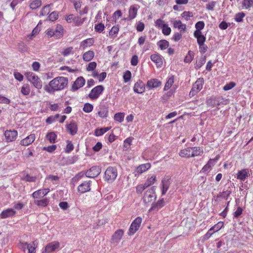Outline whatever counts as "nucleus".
Segmentation results:
<instances>
[{
  "instance_id": "nucleus-1",
  "label": "nucleus",
  "mask_w": 253,
  "mask_h": 253,
  "mask_svg": "<svg viewBox=\"0 0 253 253\" xmlns=\"http://www.w3.org/2000/svg\"><path fill=\"white\" fill-rule=\"evenodd\" d=\"M68 84V79L64 77H58L51 80L48 85L44 87V89L49 93L61 90L66 87Z\"/></svg>"
},
{
  "instance_id": "nucleus-2",
  "label": "nucleus",
  "mask_w": 253,
  "mask_h": 253,
  "mask_svg": "<svg viewBox=\"0 0 253 253\" xmlns=\"http://www.w3.org/2000/svg\"><path fill=\"white\" fill-rule=\"evenodd\" d=\"M155 190V187L152 186L145 191L143 197V201L145 204H148L155 201L156 199Z\"/></svg>"
},
{
  "instance_id": "nucleus-3",
  "label": "nucleus",
  "mask_w": 253,
  "mask_h": 253,
  "mask_svg": "<svg viewBox=\"0 0 253 253\" xmlns=\"http://www.w3.org/2000/svg\"><path fill=\"white\" fill-rule=\"evenodd\" d=\"M118 175L117 169L115 167H109L105 172V180L108 182L114 181Z\"/></svg>"
},
{
  "instance_id": "nucleus-4",
  "label": "nucleus",
  "mask_w": 253,
  "mask_h": 253,
  "mask_svg": "<svg viewBox=\"0 0 253 253\" xmlns=\"http://www.w3.org/2000/svg\"><path fill=\"white\" fill-rule=\"evenodd\" d=\"M204 82L203 78H199L193 85V87L190 91L189 95L193 96L199 92L203 88Z\"/></svg>"
},
{
  "instance_id": "nucleus-5",
  "label": "nucleus",
  "mask_w": 253,
  "mask_h": 253,
  "mask_svg": "<svg viewBox=\"0 0 253 253\" xmlns=\"http://www.w3.org/2000/svg\"><path fill=\"white\" fill-rule=\"evenodd\" d=\"M141 222L142 218L141 217H137L136 218L130 226L128 234L129 235H133L138 230Z\"/></svg>"
},
{
  "instance_id": "nucleus-6",
  "label": "nucleus",
  "mask_w": 253,
  "mask_h": 253,
  "mask_svg": "<svg viewBox=\"0 0 253 253\" xmlns=\"http://www.w3.org/2000/svg\"><path fill=\"white\" fill-rule=\"evenodd\" d=\"M104 90L102 85H99L94 87L89 94V97L91 99H96Z\"/></svg>"
},
{
  "instance_id": "nucleus-7",
  "label": "nucleus",
  "mask_w": 253,
  "mask_h": 253,
  "mask_svg": "<svg viewBox=\"0 0 253 253\" xmlns=\"http://www.w3.org/2000/svg\"><path fill=\"white\" fill-rule=\"evenodd\" d=\"M101 172V169L99 166H93L85 172L87 177L94 178L97 176Z\"/></svg>"
},
{
  "instance_id": "nucleus-8",
  "label": "nucleus",
  "mask_w": 253,
  "mask_h": 253,
  "mask_svg": "<svg viewBox=\"0 0 253 253\" xmlns=\"http://www.w3.org/2000/svg\"><path fill=\"white\" fill-rule=\"evenodd\" d=\"M60 245L58 242H52L48 243L45 247L42 253H51L59 248Z\"/></svg>"
},
{
  "instance_id": "nucleus-9",
  "label": "nucleus",
  "mask_w": 253,
  "mask_h": 253,
  "mask_svg": "<svg viewBox=\"0 0 253 253\" xmlns=\"http://www.w3.org/2000/svg\"><path fill=\"white\" fill-rule=\"evenodd\" d=\"M4 136L7 142H12L14 141L17 136L18 132L16 130H6L4 132Z\"/></svg>"
},
{
  "instance_id": "nucleus-10",
  "label": "nucleus",
  "mask_w": 253,
  "mask_h": 253,
  "mask_svg": "<svg viewBox=\"0 0 253 253\" xmlns=\"http://www.w3.org/2000/svg\"><path fill=\"white\" fill-rule=\"evenodd\" d=\"M139 8V6L136 4H134L129 7L128 13V17L126 18L127 20H131L135 18L137 13L138 9Z\"/></svg>"
},
{
  "instance_id": "nucleus-11",
  "label": "nucleus",
  "mask_w": 253,
  "mask_h": 253,
  "mask_svg": "<svg viewBox=\"0 0 253 253\" xmlns=\"http://www.w3.org/2000/svg\"><path fill=\"white\" fill-rule=\"evenodd\" d=\"M134 91L137 93H142L145 90V84L141 80H138L133 87Z\"/></svg>"
},
{
  "instance_id": "nucleus-12",
  "label": "nucleus",
  "mask_w": 253,
  "mask_h": 253,
  "mask_svg": "<svg viewBox=\"0 0 253 253\" xmlns=\"http://www.w3.org/2000/svg\"><path fill=\"white\" fill-rule=\"evenodd\" d=\"M85 80L82 77L78 78L75 81L72 87L73 91H76L81 87H82L85 84Z\"/></svg>"
},
{
  "instance_id": "nucleus-13",
  "label": "nucleus",
  "mask_w": 253,
  "mask_h": 253,
  "mask_svg": "<svg viewBox=\"0 0 253 253\" xmlns=\"http://www.w3.org/2000/svg\"><path fill=\"white\" fill-rule=\"evenodd\" d=\"M36 136L35 134H31L26 138L21 140L20 144L22 146H28L32 143L35 140Z\"/></svg>"
},
{
  "instance_id": "nucleus-14",
  "label": "nucleus",
  "mask_w": 253,
  "mask_h": 253,
  "mask_svg": "<svg viewBox=\"0 0 253 253\" xmlns=\"http://www.w3.org/2000/svg\"><path fill=\"white\" fill-rule=\"evenodd\" d=\"M124 234V231L122 229L117 230L113 235L111 238L112 243H118L122 239Z\"/></svg>"
},
{
  "instance_id": "nucleus-15",
  "label": "nucleus",
  "mask_w": 253,
  "mask_h": 253,
  "mask_svg": "<svg viewBox=\"0 0 253 253\" xmlns=\"http://www.w3.org/2000/svg\"><path fill=\"white\" fill-rule=\"evenodd\" d=\"M249 176V170L247 169H244L238 172L237 178L241 181H245Z\"/></svg>"
},
{
  "instance_id": "nucleus-16",
  "label": "nucleus",
  "mask_w": 253,
  "mask_h": 253,
  "mask_svg": "<svg viewBox=\"0 0 253 253\" xmlns=\"http://www.w3.org/2000/svg\"><path fill=\"white\" fill-rule=\"evenodd\" d=\"M15 213L16 211L13 209H7L1 212L0 216L1 218L4 219L12 217L14 216Z\"/></svg>"
},
{
  "instance_id": "nucleus-17",
  "label": "nucleus",
  "mask_w": 253,
  "mask_h": 253,
  "mask_svg": "<svg viewBox=\"0 0 253 253\" xmlns=\"http://www.w3.org/2000/svg\"><path fill=\"white\" fill-rule=\"evenodd\" d=\"M90 181H89L87 182H84L82 183L78 186V191L82 193L89 191L90 190Z\"/></svg>"
},
{
  "instance_id": "nucleus-18",
  "label": "nucleus",
  "mask_w": 253,
  "mask_h": 253,
  "mask_svg": "<svg viewBox=\"0 0 253 253\" xmlns=\"http://www.w3.org/2000/svg\"><path fill=\"white\" fill-rule=\"evenodd\" d=\"M161 85V82L159 81L158 79H153L148 80L146 86L149 88H152L157 87Z\"/></svg>"
},
{
  "instance_id": "nucleus-19",
  "label": "nucleus",
  "mask_w": 253,
  "mask_h": 253,
  "mask_svg": "<svg viewBox=\"0 0 253 253\" xmlns=\"http://www.w3.org/2000/svg\"><path fill=\"white\" fill-rule=\"evenodd\" d=\"M207 103L210 106L213 107L220 105L219 98L216 96H212L207 100Z\"/></svg>"
},
{
  "instance_id": "nucleus-20",
  "label": "nucleus",
  "mask_w": 253,
  "mask_h": 253,
  "mask_svg": "<svg viewBox=\"0 0 253 253\" xmlns=\"http://www.w3.org/2000/svg\"><path fill=\"white\" fill-rule=\"evenodd\" d=\"M192 147H188L184 149L181 150L179 154L181 157L190 158L192 157Z\"/></svg>"
},
{
  "instance_id": "nucleus-21",
  "label": "nucleus",
  "mask_w": 253,
  "mask_h": 253,
  "mask_svg": "<svg viewBox=\"0 0 253 253\" xmlns=\"http://www.w3.org/2000/svg\"><path fill=\"white\" fill-rule=\"evenodd\" d=\"M67 128L71 135H74L77 132V126L74 122H71L70 124L66 125Z\"/></svg>"
},
{
  "instance_id": "nucleus-22",
  "label": "nucleus",
  "mask_w": 253,
  "mask_h": 253,
  "mask_svg": "<svg viewBox=\"0 0 253 253\" xmlns=\"http://www.w3.org/2000/svg\"><path fill=\"white\" fill-rule=\"evenodd\" d=\"M165 205V202L164 199L159 200L156 203L153 204L150 211H158L159 209L163 207Z\"/></svg>"
},
{
  "instance_id": "nucleus-23",
  "label": "nucleus",
  "mask_w": 253,
  "mask_h": 253,
  "mask_svg": "<svg viewBox=\"0 0 253 253\" xmlns=\"http://www.w3.org/2000/svg\"><path fill=\"white\" fill-rule=\"evenodd\" d=\"M151 59L156 64L158 67H161L163 64L162 58L159 54H154L151 55Z\"/></svg>"
},
{
  "instance_id": "nucleus-24",
  "label": "nucleus",
  "mask_w": 253,
  "mask_h": 253,
  "mask_svg": "<svg viewBox=\"0 0 253 253\" xmlns=\"http://www.w3.org/2000/svg\"><path fill=\"white\" fill-rule=\"evenodd\" d=\"M162 195H165L168 191L169 185L170 181L169 179H164L162 181Z\"/></svg>"
},
{
  "instance_id": "nucleus-25",
  "label": "nucleus",
  "mask_w": 253,
  "mask_h": 253,
  "mask_svg": "<svg viewBox=\"0 0 253 253\" xmlns=\"http://www.w3.org/2000/svg\"><path fill=\"white\" fill-rule=\"evenodd\" d=\"M151 167V165L149 163H146L143 165H141L138 166L136 169V172L138 173L141 174L146 170L148 169Z\"/></svg>"
},
{
  "instance_id": "nucleus-26",
  "label": "nucleus",
  "mask_w": 253,
  "mask_h": 253,
  "mask_svg": "<svg viewBox=\"0 0 253 253\" xmlns=\"http://www.w3.org/2000/svg\"><path fill=\"white\" fill-rule=\"evenodd\" d=\"M94 43V40L93 38L87 39L83 41L81 43L80 46L83 47V49L85 48L88 46H90L93 45Z\"/></svg>"
},
{
  "instance_id": "nucleus-27",
  "label": "nucleus",
  "mask_w": 253,
  "mask_h": 253,
  "mask_svg": "<svg viewBox=\"0 0 253 253\" xmlns=\"http://www.w3.org/2000/svg\"><path fill=\"white\" fill-rule=\"evenodd\" d=\"M49 200L48 199L45 198L44 199L40 200H35V204L39 207H45L49 204Z\"/></svg>"
},
{
  "instance_id": "nucleus-28",
  "label": "nucleus",
  "mask_w": 253,
  "mask_h": 253,
  "mask_svg": "<svg viewBox=\"0 0 253 253\" xmlns=\"http://www.w3.org/2000/svg\"><path fill=\"white\" fill-rule=\"evenodd\" d=\"M94 55V52L92 50H89L83 54V58L85 61H89L93 58Z\"/></svg>"
},
{
  "instance_id": "nucleus-29",
  "label": "nucleus",
  "mask_w": 253,
  "mask_h": 253,
  "mask_svg": "<svg viewBox=\"0 0 253 253\" xmlns=\"http://www.w3.org/2000/svg\"><path fill=\"white\" fill-rule=\"evenodd\" d=\"M192 148V157L195 156H201L203 153V150L202 148L199 147H194Z\"/></svg>"
},
{
  "instance_id": "nucleus-30",
  "label": "nucleus",
  "mask_w": 253,
  "mask_h": 253,
  "mask_svg": "<svg viewBox=\"0 0 253 253\" xmlns=\"http://www.w3.org/2000/svg\"><path fill=\"white\" fill-rule=\"evenodd\" d=\"M36 79H33V80L30 82L36 88L39 89L42 87V82L38 76H36Z\"/></svg>"
},
{
  "instance_id": "nucleus-31",
  "label": "nucleus",
  "mask_w": 253,
  "mask_h": 253,
  "mask_svg": "<svg viewBox=\"0 0 253 253\" xmlns=\"http://www.w3.org/2000/svg\"><path fill=\"white\" fill-rule=\"evenodd\" d=\"M173 26L174 28L180 29L183 31H185L186 28V25L183 24L180 20L174 21Z\"/></svg>"
},
{
  "instance_id": "nucleus-32",
  "label": "nucleus",
  "mask_w": 253,
  "mask_h": 253,
  "mask_svg": "<svg viewBox=\"0 0 253 253\" xmlns=\"http://www.w3.org/2000/svg\"><path fill=\"white\" fill-rule=\"evenodd\" d=\"M63 27L61 25L57 27V29L54 30V37L56 39L60 38L63 35Z\"/></svg>"
},
{
  "instance_id": "nucleus-33",
  "label": "nucleus",
  "mask_w": 253,
  "mask_h": 253,
  "mask_svg": "<svg viewBox=\"0 0 253 253\" xmlns=\"http://www.w3.org/2000/svg\"><path fill=\"white\" fill-rule=\"evenodd\" d=\"M46 138L50 143H54L57 138V135L54 132H50L47 134Z\"/></svg>"
},
{
  "instance_id": "nucleus-34",
  "label": "nucleus",
  "mask_w": 253,
  "mask_h": 253,
  "mask_svg": "<svg viewBox=\"0 0 253 253\" xmlns=\"http://www.w3.org/2000/svg\"><path fill=\"white\" fill-rule=\"evenodd\" d=\"M61 53L64 56H67L71 54H73V47L72 46L68 47L67 48H64L63 49L62 51H61Z\"/></svg>"
},
{
  "instance_id": "nucleus-35",
  "label": "nucleus",
  "mask_w": 253,
  "mask_h": 253,
  "mask_svg": "<svg viewBox=\"0 0 253 253\" xmlns=\"http://www.w3.org/2000/svg\"><path fill=\"white\" fill-rule=\"evenodd\" d=\"M158 45L162 50H164L168 47L169 43L166 40H161L158 42Z\"/></svg>"
},
{
  "instance_id": "nucleus-36",
  "label": "nucleus",
  "mask_w": 253,
  "mask_h": 253,
  "mask_svg": "<svg viewBox=\"0 0 253 253\" xmlns=\"http://www.w3.org/2000/svg\"><path fill=\"white\" fill-rule=\"evenodd\" d=\"M21 92L24 95H28L30 92L29 85L28 84H24L21 88Z\"/></svg>"
},
{
  "instance_id": "nucleus-37",
  "label": "nucleus",
  "mask_w": 253,
  "mask_h": 253,
  "mask_svg": "<svg viewBox=\"0 0 253 253\" xmlns=\"http://www.w3.org/2000/svg\"><path fill=\"white\" fill-rule=\"evenodd\" d=\"M156 181V176H152L150 178L148 179L146 182L143 184L144 186L148 189L147 188L153 184Z\"/></svg>"
},
{
  "instance_id": "nucleus-38",
  "label": "nucleus",
  "mask_w": 253,
  "mask_h": 253,
  "mask_svg": "<svg viewBox=\"0 0 253 253\" xmlns=\"http://www.w3.org/2000/svg\"><path fill=\"white\" fill-rule=\"evenodd\" d=\"M47 194V192L44 193L43 190H39L35 192H34L32 194V196L33 198L36 199L39 198L41 195H42L43 196H45Z\"/></svg>"
},
{
  "instance_id": "nucleus-39",
  "label": "nucleus",
  "mask_w": 253,
  "mask_h": 253,
  "mask_svg": "<svg viewBox=\"0 0 253 253\" xmlns=\"http://www.w3.org/2000/svg\"><path fill=\"white\" fill-rule=\"evenodd\" d=\"M37 246L36 245L35 242H33L32 243L28 244V247H27L28 253H36V249Z\"/></svg>"
},
{
  "instance_id": "nucleus-40",
  "label": "nucleus",
  "mask_w": 253,
  "mask_h": 253,
  "mask_svg": "<svg viewBox=\"0 0 253 253\" xmlns=\"http://www.w3.org/2000/svg\"><path fill=\"white\" fill-rule=\"evenodd\" d=\"M224 225V223L223 222L220 221L218 222L216 225L213 226L212 228L210 229L209 232H210L212 230L213 231H217L220 230Z\"/></svg>"
},
{
  "instance_id": "nucleus-41",
  "label": "nucleus",
  "mask_w": 253,
  "mask_h": 253,
  "mask_svg": "<svg viewBox=\"0 0 253 253\" xmlns=\"http://www.w3.org/2000/svg\"><path fill=\"white\" fill-rule=\"evenodd\" d=\"M162 32L165 35H169L171 32L170 28L166 24H163Z\"/></svg>"
},
{
  "instance_id": "nucleus-42",
  "label": "nucleus",
  "mask_w": 253,
  "mask_h": 253,
  "mask_svg": "<svg viewBox=\"0 0 253 253\" xmlns=\"http://www.w3.org/2000/svg\"><path fill=\"white\" fill-rule=\"evenodd\" d=\"M174 82V78L173 77H171L169 79L168 81L167 82L165 87H164V90H168L172 85L173 83Z\"/></svg>"
},
{
  "instance_id": "nucleus-43",
  "label": "nucleus",
  "mask_w": 253,
  "mask_h": 253,
  "mask_svg": "<svg viewBox=\"0 0 253 253\" xmlns=\"http://www.w3.org/2000/svg\"><path fill=\"white\" fill-rule=\"evenodd\" d=\"M42 4V2L40 0H35L30 3L31 8L34 9L40 7Z\"/></svg>"
},
{
  "instance_id": "nucleus-44",
  "label": "nucleus",
  "mask_w": 253,
  "mask_h": 253,
  "mask_svg": "<svg viewBox=\"0 0 253 253\" xmlns=\"http://www.w3.org/2000/svg\"><path fill=\"white\" fill-rule=\"evenodd\" d=\"M194 57V53L191 51H189L188 54L184 58V62L186 63H190Z\"/></svg>"
},
{
  "instance_id": "nucleus-45",
  "label": "nucleus",
  "mask_w": 253,
  "mask_h": 253,
  "mask_svg": "<svg viewBox=\"0 0 253 253\" xmlns=\"http://www.w3.org/2000/svg\"><path fill=\"white\" fill-rule=\"evenodd\" d=\"M131 73L130 71L127 70L126 71L123 76L124 81L125 83L128 82L131 79Z\"/></svg>"
},
{
  "instance_id": "nucleus-46",
  "label": "nucleus",
  "mask_w": 253,
  "mask_h": 253,
  "mask_svg": "<svg viewBox=\"0 0 253 253\" xmlns=\"http://www.w3.org/2000/svg\"><path fill=\"white\" fill-rule=\"evenodd\" d=\"M206 56H204L198 62H197L196 68L200 69L206 62Z\"/></svg>"
},
{
  "instance_id": "nucleus-47",
  "label": "nucleus",
  "mask_w": 253,
  "mask_h": 253,
  "mask_svg": "<svg viewBox=\"0 0 253 253\" xmlns=\"http://www.w3.org/2000/svg\"><path fill=\"white\" fill-rule=\"evenodd\" d=\"M133 139V138L131 137H129L128 138H127L124 141V148H126V149L129 148L131 145L132 140Z\"/></svg>"
},
{
  "instance_id": "nucleus-48",
  "label": "nucleus",
  "mask_w": 253,
  "mask_h": 253,
  "mask_svg": "<svg viewBox=\"0 0 253 253\" xmlns=\"http://www.w3.org/2000/svg\"><path fill=\"white\" fill-rule=\"evenodd\" d=\"M245 16V14L244 12H239L235 15V20L237 22H241Z\"/></svg>"
},
{
  "instance_id": "nucleus-49",
  "label": "nucleus",
  "mask_w": 253,
  "mask_h": 253,
  "mask_svg": "<svg viewBox=\"0 0 253 253\" xmlns=\"http://www.w3.org/2000/svg\"><path fill=\"white\" fill-rule=\"evenodd\" d=\"M93 107L92 105L89 103H85L84 105V107L83 108V110L84 112L86 113H90L93 110Z\"/></svg>"
},
{
  "instance_id": "nucleus-50",
  "label": "nucleus",
  "mask_w": 253,
  "mask_h": 253,
  "mask_svg": "<svg viewBox=\"0 0 253 253\" xmlns=\"http://www.w3.org/2000/svg\"><path fill=\"white\" fill-rule=\"evenodd\" d=\"M147 189L142 184L138 185L136 188V192L138 194H142L143 191H145Z\"/></svg>"
},
{
  "instance_id": "nucleus-51",
  "label": "nucleus",
  "mask_w": 253,
  "mask_h": 253,
  "mask_svg": "<svg viewBox=\"0 0 253 253\" xmlns=\"http://www.w3.org/2000/svg\"><path fill=\"white\" fill-rule=\"evenodd\" d=\"M73 149L74 146L72 142L71 141L67 140L65 152L66 153H70L73 150Z\"/></svg>"
},
{
  "instance_id": "nucleus-52",
  "label": "nucleus",
  "mask_w": 253,
  "mask_h": 253,
  "mask_svg": "<svg viewBox=\"0 0 253 253\" xmlns=\"http://www.w3.org/2000/svg\"><path fill=\"white\" fill-rule=\"evenodd\" d=\"M51 5H52V4H47L42 9L41 11V14L42 15H45L49 13L50 11L49 7Z\"/></svg>"
},
{
  "instance_id": "nucleus-53",
  "label": "nucleus",
  "mask_w": 253,
  "mask_h": 253,
  "mask_svg": "<svg viewBox=\"0 0 253 253\" xmlns=\"http://www.w3.org/2000/svg\"><path fill=\"white\" fill-rule=\"evenodd\" d=\"M58 17V13L55 11L51 12L48 16L49 20L51 21L56 20Z\"/></svg>"
},
{
  "instance_id": "nucleus-54",
  "label": "nucleus",
  "mask_w": 253,
  "mask_h": 253,
  "mask_svg": "<svg viewBox=\"0 0 253 253\" xmlns=\"http://www.w3.org/2000/svg\"><path fill=\"white\" fill-rule=\"evenodd\" d=\"M124 115L123 113H117L114 116V119L116 121L122 122L124 120Z\"/></svg>"
},
{
  "instance_id": "nucleus-55",
  "label": "nucleus",
  "mask_w": 253,
  "mask_h": 253,
  "mask_svg": "<svg viewBox=\"0 0 253 253\" xmlns=\"http://www.w3.org/2000/svg\"><path fill=\"white\" fill-rule=\"evenodd\" d=\"M94 29H95V31H96L97 32L101 33L104 29V24L101 23H99V24H98L97 25H95Z\"/></svg>"
},
{
  "instance_id": "nucleus-56",
  "label": "nucleus",
  "mask_w": 253,
  "mask_h": 253,
  "mask_svg": "<svg viewBox=\"0 0 253 253\" xmlns=\"http://www.w3.org/2000/svg\"><path fill=\"white\" fill-rule=\"evenodd\" d=\"M37 179L35 176H31L29 174H27L23 178V180L28 182H35Z\"/></svg>"
},
{
  "instance_id": "nucleus-57",
  "label": "nucleus",
  "mask_w": 253,
  "mask_h": 253,
  "mask_svg": "<svg viewBox=\"0 0 253 253\" xmlns=\"http://www.w3.org/2000/svg\"><path fill=\"white\" fill-rule=\"evenodd\" d=\"M108 111L106 108L101 109L100 111H98V115L102 117L105 118L107 116Z\"/></svg>"
},
{
  "instance_id": "nucleus-58",
  "label": "nucleus",
  "mask_w": 253,
  "mask_h": 253,
  "mask_svg": "<svg viewBox=\"0 0 253 253\" xmlns=\"http://www.w3.org/2000/svg\"><path fill=\"white\" fill-rule=\"evenodd\" d=\"M181 15L186 20L188 21L190 17L193 16V14L192 12L190 11H184L182 13Z\"/></svg>"
},
{
  "instance_id": "nucleus-59",
  "label": "nucleus",
  "mask_w": 253,
  "mask_h": 253,
  "mask_svg": "<svg viewBox=\"0 0 253 253\" xmlns=\"http://www.w3.org/2000/svg\"><path fill=\"white\" fill-rule=\"evenodd\" d=\"M231 193V190L227 189L226 191H223L220 196L222 197L223 198H224L225 200H227L228 198V197L230 196V195Z\"/></svg>"
},
{
  "instance_id": "nucleus-60",
  "label": "nucleus",
  "mask_w": 253,
  "mask_h": 253,
  "mask_svg": "<svg viewBox=\"0 0 253 253\" xmlns=\"http://www.w3.org/2000/svg\"><path fill=\"white\" fill-rule=\"evenodd\" d=\"M243 5L246 8H249L253 6V0H244Z\"/></svg>"
},
{
  "instance_id": "nucleus-61",
  "label": "nucleus",
  "mask_w": 253,
  "mask_h": 253,
  "mask_svg": "<svg viewBox=\"0 0 253 253\" xmlns=\"http://www.w3.org/2000/svg\"><path fill=\"white\" fill-rule=\"evenodd\" d=\"M144 27H145L144 24L142 22L139 21L137 23L136 28V30L137 31L142 32L143 31Z\"/></svg>"
},
{
  "instance_id": "nucleus-62",
  "label": "nucleus",
  "mask_w": 253,
  "mask_h": 253,
  "mask_svg": "<svg viewBox=\"0 0 253 253\" xmlns=\"http://www.w3.org/2000/svg\"><path fill=\"white\" fill-rule=\"evenodd\" d=\"M197 42L199 46L202 45L203 44L205 43L206 41V37L202 35L200 37H197Z\"/></svg>"
},
{
  "instance_id": "nucleus-63",
  "label": "nucleus",
  "mask_w": 253,
  "mask_h": 253,
  "mask_svg": "<svg viewBox=\"0 0 253 253\" xmlns=\"http://www.w3.org/2000/svg\"><path fill=\"white\" fill-rule=\"evenodd\" d=\"M243 209L239 207L235 212L234 213V217L235 218H238L242 213Z\"/></svg>"
},
{
  "instance_id": "nucleus-64",
  "label": "nucleus",
  "mask_w": 253,
  "mask_h": 253,
  "mask_svg": "<svg viewBox=\"0 0 253 253\" xmlns=\"http://www.w3.org/2000/svg\"><path fill=\"white\" fill-rule=\"evenodd\" d=\"M235 83L233 82H230V83L226 84L224 87L223 89L224 90H229L235 86Z\"/></svg>"
}]
</instances>
